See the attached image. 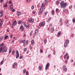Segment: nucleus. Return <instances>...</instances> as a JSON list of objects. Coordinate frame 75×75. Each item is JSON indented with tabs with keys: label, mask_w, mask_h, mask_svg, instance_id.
<instances>
[{
	"label": "nucleus",
	"mask_w": 75,
	"mask_h": 75,
	"mask_svg": "<svg viewBox=\"0 0 75 75\" xmlns=\"http://www.w3.org/2000/svg\"><path fill=\"white\" fill-rule=\"evenodd\" d=\"M60 5H61V7H62L63 8H64L65 7H67V4L66 3H64L63 1H62L60 3Z\"/></svg>",
	"instance_id": "obj_1"
},
{
	"label": "nucleus",
	"mask_w": 75,
	"mask_h": 75,
	"mask_svg": "<svg viewBox=\"0 0 75 75\" xmlns=\"http://www.w3.org/2000/svg\"><path fill=\"white\" fill-rule=\"evenodd\" d=\"M45 24V23L43 21L42 22H41L39 24V26L40 27H42L44 26Z\"/></svg>",
	"instance_id": "obj_2"
},
{
	"label": "nucleus",
	"mask_w": 75,
	"mask_h": 75,
	"mask_svg": "<svg viewBox=\"0 0 75 75\" xmlns=\"http://www.w3.org/2000/svg\"><path fill=\"white\" fill-rule=\"evenodd\" d=\"M7 51V48L6 47H4L3 48L2 52H6Z\"/></svg>",
	"instance_id": "obj_3"
},
{
	"label": "nucleus",
	"mask_w": 75,
	"mask_h": 75,
	"mask_svg": "<svg viewBox=\"0 0 75 75\" xmlns=\"http://www.w3.org/2000/svg\"><path fill=\"white\" fill-rule=\"evenodd\" d=\"M48 67H50V63H47L45 66V70H47L48 69Z\"/></svg>",
	"instance_id": "obj_4"
},
{
	"label": "nucleus",
	"mask_w": 75,
	"mask_h": 75,
	"mask_svg": "<svg viewBox=\"0 0 75 75\" xmlns=\"http://www.w3.org/2000/svg\"><path fill=\"white\" fill-rule=\"evenodd\" d=\"M24 27L22 25H21L20 26V28L21 30V32H22V31H23L24 30Z\"/></svg>",
	"instance_id": "obj_5"
},
{
	"label": "nucleus",
	"mask_w": 75,
	"mask_h": 75,
	"mask_svg": "<svg viewBox=\"0 0 75 75\" xmlns=\"http://www.w3.org/2000/svg\"><path fill=\"white\" fill-rule=\"evenodd\" d=\"M7 4H8V2L7 1L4 5L3 7H7L8 5H7Z\"/></svg>",
	"instance_id": "obj_6"
},
{
	"label": "nucleus",
	"mask_w": 75,
	"mask_h": 75,
	"mask_svg": "<svg viewBox=\"0 0 75 75\" xmlns=\"http://www.w3.org/2000/svg\"><path fill=\"white\" fill-rule=\"evenodd\" d=\"M16 24H17V21H16L15 20V21H14L12 23V25H16Z\"/></svg>",
	"instance_id": "obj_7"
},
{
	"label": "nucleus",
	"mask_w": 75,
	"mask_h": 75,
	"mask_svg": "<svg viewBox=\"0 0 75 75\" xmlns=\"http://www.w3.org/2000/svg\"><path fill=\"white\" fill-rule=\"evenodd\" d=\"M29 21L30 23H33V19L32 18H30V19L28 20Z\"/></svg>",
	"instance_id": "obj_8"
},
{
	"label": "nucleus",
	"mask_w": 75,
	"mask_h": 75,
	"mask_svg": "<svg viewBox=\"0 0 75 75\" xmlns=\"http://www.w3.org/2000/svg\"><path fill=\"white\" fill-rule=\"evenodd\" d=\"M17 13L18 16H20L21 15V13L19 11L17 12Z\"/></svg>",
	"instance_id": "obj_9"
},
{
	"label": "nucleus",
	"mask_w": 75,
	"mask_h": 75,
	"mask_svg": "<svg viewBox=\"0 0 75 75\" xmlns=\"http://www.w3.org/2000/svg\"><path fill=\"white\" fill-rule=\"evenodd\" d=\"M31 44L32 45H33L34 44V40H32L31 41Z\"/></svg>",
	"instance_id": "obj_10"
},
{
	"label": "nucleus",
	"mask_w": 75,
	"mask_h": 75,
	"mask_svg": "<svg viewBox=\"0 0 75 75\" xmlns=\"http://www.w3.org/2000/svg\"><path fill=\"white\" fill-rule=\"evenodd\" d=\"M38 29H36L35 30V34H38Z\"/></svg>",
	"instance_id": "obj_11"
},
{
	"label": "nucleus",
	"mask_w": 75,
	"mask_h": 75,
	"mask_svg": "<svg viewBox=\"0 0 75 75\" xmlns=\"http://www.w3.org/2000/svg\"><path fill=\"white\" fill-rule=\"evenodd\" d=\"M8 37V36L7 35H6L5 36V37H4V39L6 40V39H7V38Z\"/></svg>",
	"instance_id": "obj_12"
},
{
	"label": "nucleus",
	"mask_w": 75,
	"mask_h": 75,
	"mask_svg": "<svg viewBox=\"0 0 75 75\" xmlns=\"http://www.w3.org/2000/svg\"><path fill=\"white\" fill-rule=\"evenodd\" d=\"M3 51V47H0V53Z\"/></svg>",
	"instance_id": "obj_13"
},
{
	"label": "nucleus",
	"mask_w": 75,
	"mask_h": 75,
	"mask_svg": "<svg viewBox=\"0 0 75 75\" xmlns=\"http://www.w3.org/2000/svg\"><path fill=\"white\" fill-rule=\"evenodd\" d=\"M42 68V66H40L39 67V70H41V69Z\"/></svg>",
	"instance_id": "obj_14"
},
{
	"label": "nucleus",
	"mask_w": 75,
	"mask_h": 75,
	"mask_svg": "<svg viewBox=\"0 0 75 75\" xmlns=\"http://www.w3.org/2000/svg\"><path fill=\"white\" fill-rule=\"evenodd\" d=\"M64 47H67V43H65L64 45Z\"/></svg>",
	"instance_id": "obj_15"
},
{
	"label": "nucleus",
	"mask_w": 75,
	"mask_h": 75,
	"mask_svg": "<svg viewBox=\"0 0 75 75\" xmlns=\"http://www.w3.org/2000/svg\"><path fill=\"white\" fill-rule=\"evenodd\" d=\"M0 14H3V10H2L0 12Z\"/></svg>",
	"instance_id": "obj_16"
},
{
	"label": "nucleus",
	"mask_w": 75,
	"mask_h": 75,
	"mask_svg": "<svg viewBox=\"0 0 75 75\" xmlns=\"http://www.w3.org/2000/svg\"><path fill=\"white\" fill-rule=\"evenodd\" d=\"M4 44V43H2V44H0V47H3V45Z\"/></svg>",
	"instance_id": "obj_17"
},
{
	"label": "nucleus",
	"mask_w": 75,
	"mask_h": 75,
	"mask_svg": "<svg viewBox=\"0 0 75 75\" xmlns=\"http://www.w3.org/2000/svg\"><path fill=\"white\" fill-rule=\"evenodd\" d=\"M19 54H16V58H18L19 57Z\"/></svg>",
	"instance_id": "obj_18"
},
{
	"label": "nucleus",
	"mask_w": 75,
	"mask_h": 75,
	"mask_svg": "<svg viewBox=\"0 0 75 75\" xmlns=\"http://www.w3.org/2000/svg\"><path fill=\"white\" fill-rule=\"evenodd\" d=\"M25 27H26V28H27V29L29 28L30 27V26H29V25H26Z\"/></svg>",
	"instance_id": "obj_19"
},
{
	"label": "nucleus",
	"mask_w": 75,
	"mask_h": 75,
	"mask_svg": "<svg viewBox=\"0 0 75 75\" xmlns=\"http://www.w3.org/2000/svg\"><path fill=\"white\" fill-rule=\"evenodd\" d=\"M51 31L52 32V31H54V27L52 28Z\"/></svg>",
	"instance_id": "obj_20"
},
{
	"label": "nucleus",
	"mask_w": 75,
	"mask_h": 75,
	"mask_svg": "<svg viewBox=\"0 0 75 75\" xmlns=\"http://www.w3.org/2000/svg\"><path fill=\"white\" fill-rule=\"evenodd\" d=\"M26 40L25 39L23 40H22V43H23V44H24V43L25 41Z\"/></svg>",
	"instance_id": "obj_21"
},
{
	"label": "nucleus",
	"mask_w": 75,
	"mask_h": 75,
	"mask_svg": "<svg viewBox=\"0 0 75 75\" xmlns=\"http://www.w3.org/2000/svg\"><path fill=\"white\" fill-rule=\"evenodd\" d=\"M72 22L73 23H75V18H73Z\"/></svg>",
	"instance_id": "obj_22"
},
{
	"label": "nucleus",
	"mask_w": 75,
	"mask_h": 75,
	"mask_svg": "<svg viewBox=\"0 0 75 75\" xmlns=\"http://www.w3.org/2000/svg\"><path fill=\"white\" fill-rule=\"evenodd\" d=\"M69 40H66V43H67V44H69Z\"/></svg>",
	"instance_id": "obj_23"
},
{
	"label": "nucleus",
	"mask_w": 75,
	"mask_h": 75,
	"mask_svg": "<svg viewBox=\"0 0 75 75\" xmlns=\"http://www.w3.org/2000/svg\"><path fill=\"white\" fill-rule=\"evenodd\" d=\"M3 61H4V60H2L1 62V65H2L3 64Z\"/></svg>",
	"instance_id": "obj_24"
},
{
	"label": "nucleus",
	"mask_w": 75,
	"mask_h": 75,
	"mask_svg": "<svg viewBox=\"0 0 75 75\" xmlns=\"http://www.w3.org/2000/svg\"><path fill=\"white\" fill-rule=\"evenodd\" d=\"M16 55H19V53L18 52V50L16 51Z\"/></svg>",
	"instance_id": "obj_25"
},
{
	"label": "nucleus",
	"mask_w": 75,
	"mask_h": 75,
	"mask_svg": "<svg viewBox=\"0 0 75 75\" xmlns=\"http://www.w3.org/2000/svg\"><path fill=\"white\" fill-rule=\"evenodd\" d=\"M56 3L57 4V5H58L59 4V1H57L56 2Z\"/></svg>",
	"instance_id": "obj_26"
},
{
	"label": "nucleus",
	"mask_w": 75,
	"mask_h": 75,
	"mask_svg": "<svg viewBox=\"0 0 75 75\" xmlns=\"http://www.w3.org/2000/svg\"><path fill=\"white\" fill-rule=\"evenodd\" d=\"M43 10V9H42V8H40L39 11L42 12Z\"/></svg>",
	"instance_id": "obj_27"
},
{
	"label": "nucleus",
	"mask_w": 75,
	"mask_h": 75,
	"mask_svg": "<svg viewBox=\"0 0 75 75\" xmlns=\"http://www.w3.org/2000/svg\"><path fill=\"white\" fill-rule=\"evenodd\" d=\"M52 15H54V10L52 11Z\"/></svg>",
	"instance_id": "obj_28"
},
{
	"label": "nucleus",
	"mask_w": 75,
	"mask_h": 75,
	"mask_svg": "<svg viewBox=\"0 0 75 75\" xmlns=\"http://www.w3.org/2000/svg\"><path fill=\"white\" fill-rule=\"evenodd\" d=\"M61 31H59L57 34V35H59L61 34Z\"/></svg>",
	"instance_id": "obj_29"
},
{
	"label": "nucleus",
	"mask_w": 75,
	"mask_h": 75,
	"mask_svg": "<svg viewBox=\"0 0 75 75\" xmlns=\"http://www.w3.org/2000/svg\"><path fill=\"white\" fill-rule=\"evenodd\" d=\"M66 68V66H65V65H64L63 66V69H65Z\"/></svg>",
	"instance_id": "obj_30"
},
{
	"label": "nucleus",
	"mask_w": 75,
	"mask_h": 75,
	"mask_svg": "<svg viewBox=\"0 0 75 75\" xmlns=\"http://www.w3.org/2000/svg\"><path fill=\"white\" fill-rule=\"evenodd\" d=\"M11 10H12L13 9V8L11 6H10Z\"/></svg>",
	"instance_id": "obj_31"
},
{
	"label": "nucleus",
	"mask_w": 75,
	"mask_h": 75,
	"mask_svg": "<svg viewBox=\"0 0 75 75\" xmlns=\"http://www.w3.org/2000/svg\"><path fill=\"white\" fill-rule=\"evenodd\" d=\"M47 14H48V12L47 11L45 12V16H47Z\"/></svg>",
	"instance_id": "obj_32"
},
{
	"label": "nucleus",
	"mask_w": 75,
	"mask_h": 75,
	"mask_svg": "<svg viewBox=\"0 0 75 75\" xmlns=\"http://www.w3.org/2000/svg\"><path fill=\"white\" fill-rule=\"evenodd\" d=\"M16 65H17V63L16 62H15L13 64V66H14Z\"/></svg>",
	"instance_id": "obj_33"
},
{
	"label": "nucleus",
	"mask_w": 75,
	"mask_h": 75,
	"mask_svg": "<svg viewBox=\"0 0 75 75\" xmlns=\"http://www.w3.org/2000/svg\"><path fill=\"white\" fill-rule=\"evenodd\" d=\"M58 10H59L58 9V8H57L56 9V13H57V12H58Z\"/></svg>",
	"instance_id": "obj_34"
},
{
	"label": "nucleus",
	"mask_w": 75,
	"mask_h": 75,
	"mask_svg": "<svg viewBox=\"0 0 75 75\" xmlns=\"http://www.w3.org/2000/svg\"><path fill=\"white\" fill-rule=\"evenodd\" d=\"M11 49H10L9 50V53L10 54V53H11Z\"/></svg>",
	"instance_id": "obj_35"
},
{
	"label": "nucleus",
	"mask_w": 75,
	"mask_h": 75,
	"mask_svg": "<svg viewBox=\"0 0 75 75\" xmlns=\"http://www.w3.org/2000/svg\"><path fill=\"white\" fill-rule=\"evenodd\" d=\"M41 13H42V11H39V12H38L39 14H40V15L41 14Z\"/></svg>",
	"instance_id": "obj_36"
},
{
	"label": "nucleus",
	"mask_w": 75,
	"mask_h": 75,
	"mask_svg": "<svg viewBox=\"0 0 75 75\" xmlns=\"http://www.w3.org/2000/svg\"><path fill=\"white\" fill-rule=\"evenodd\" d=\"M28 71H26V75H28Z\"/></svg>",
	"instance_id": "obj_37"
},
{
	"label": "nucleus",
	"mask_w": 75,
	"mask_h": 75,
	"mask_svg": "<svg viewBox=\"0 0 75 75\" xmlns=\"http://www.w3.org/2000/svg\"><path fill=\"white\" fill-rule=\"evenodd\" d=\"M14 50H13V51L12 52V55H14Z\"/></svg>",
	"instance_id": "obj_38"
},
{
	"label": "nucleus",
	"mask_w": 75,
	"mask_h": 75,
	"mask_svg": "<svg viewBox=\"0 0 75 75\" xmlns=\"http://www.w3.org/2000/svg\"><path fill=\"white\" fill-rule=\"evenodd\" d=\"M23 57L22 56H20L19 59H22V58H23Z\"/></svg>",
	"instance_id": "obj_39"
},
{
	"label": "nucleus",
	"mask_w": 75,
	"mask_h": 75,
	"mask_svg": "<svg viewBox=\"0 0 75 75\" xmlns=\"http://www.w3.org/2000/svg\"><path fill=\"white\" fill-rule=\"evenodd\" d=\"M25 72H26V70L25 69L23 70V73H25Z\"/></svg>",
	"instance_id": "obj_40"
},
{
	"label": "nucleus",
	"mask_w": 75,
	"mask_h": 75,
	"mask_svg": "<svg viewBox=\"0 0 75 75\" xmlns=\"http://www.w3.org/2000/svg\"><path fill=\"white\" fill-rule=\"evenodd\" d=\"M32 14H35V11H33L32 12Z\"/></svg>",
	"instance_id": "obj_41"
},
{
	"label": "nucleus",
	"mask_w": 75,
	"mask_h": 75,
	"mask_svg": "<svg viewBox=\"0 0 75 75\" xmlns=\"http://www.w3.org/2000/svg\"><path fill=\"white\" fill-rule=\"evenodd\" d=\"M27 51V49L26 48H25L24 49V52H25Z\"/></svg>",
	"instance_id": "obj_42"
},
{
	"label": "nucleus",
	"mask_w": 75,
	"mask_h": 75,
	"mask_svg": "<svg viewBox=\"0 0 75 75\" xmlns=\"http://www.w3.org/2000/svg\"><path fill=\"white\" fill-rule=\"evenodd\" d=\"M71 36L72 37H74V34L73 33L71 35Z\"/></svg>",
	"instance_id": "obj_43"
},
{
	"label": "nucleus",
	"mask_w": 75,
	"mask_h": 75,
	"mask_svg": "<svg viewBox=\"0 0 75 75\" xmlns=\"http://www.w3.org/2000/svg\"><path fill=\"white\" fill-rule=\"evenodd\" d=\"M47 40L45 39L44 40V42L45 43H46V42H47Z\"/></svg>",
	"instance_id": "obj_44"
},
{
	"label": "nucleus",
	"mask_w": 75,
	"mask_h": 75,
	"mask_svg": "<svg viewBox=\"0 0 75 75\" xmlns=\"http://www.w3.org/2000/svg\"><path fill=\"white\" fill-rule=\"evenodd\" d=\"M61 21H62V18L60 19L59 22V23H61Z\"/></svg>",
	"instance_id": "obj_45"
},
{
	"label": "nucleus",
	"mask_w": 75,
	"mask_h": 75,
	"mask_svg": "<svg viewBox=\"0 0 75 75\" xmlns=\"http://www.w3.org/2000/svg\"><path fill=\"white\" fill-rule=\"evenodd\" d=\"M47 2H48V0H45V3L46 4L47 3Z\"/></svg>",
	"instance_id": "obj_46"
},
{
	"label": "nucleus",
	"mask_w": 75,
	"mask_h": 75,
	"mask_svg": "<svg viewBox=\"0 0 75 75\" xmlns=\"http://www.w3.org/2000/svg\"><path fill=\"white\" fill-rule=\"evenodd\" d=\"M67 68H66L64 69V71H65V72H66V71H67Z\"/></svg>",
	"instance_id": "obj_47"
},
{
	"label": "nucleus",
	"mask_w": 75,
	"mask_h": 75,
	"mask_svg": "<svg viewBox=\"0 0 75 75\" xmlns=\"http://www.w3.org/2000/svg\"><path fill=\"white\" fill-rule=\"evenodd\" d=\"M21 23V21H18V24H20V23Z\"/></svg>",
	"instance_id": "obj_48"
},
{
	"label": "nucleus",
	"mask_w": 75,
	"mask_h": 75,
	"mask_svg": "<svg viewBox=\"0 0 75 75\" xmlns=\"http://www.w3.org/2000/svg\"><path fill=\"white\" fill-rule=\"evenodd\" d=\"M23 25H24V26L25 27H26V26L27 25L26 24H25V23H23Z\"/></svg>",
	"instance_id": "obj_49"
},
{
	"label": "nucleus",
	"mask_w": 75,
	"mask_h": 75,
	"mask_svg": "<svg viewBox=\"0 0 75 75\" xmlns=\"http://www.w3.org/2000/svg\"><path fill=\"white\" fill-rule=\"evenodd\" d=\"M34 6H32L31 7V8L32 9H34Z\"/></svg>",
	"instance_id": "obj_50"
},
{
	"label": "nucleus",
	"mask_w": 75,
	"mask_h": 75,
	"mask_svg": "<svg viewBox=\"0 0 75 75\" xmlns=\"http://www.w3.org/2000/svg\"><path fill=\"white\" fill-rule=\"evenodd\" d=\"M43 52V51H42V50L40 49V53H41L42 52Z\"/></svg>",
	"instance_id": "obj_51"
},
{
	"label": "nucleus",
	"mask_w": 75,
	"mask_h": 75,
	"mask_svg": "<svg viewBox=\"0 0 75 75\" xmlns=\"http://www.w3.org/2000/svg\"><path fill=\"white\" fill-rule=\"evenodd\" d=\"M3 40V39L1 38V37H0V41H1Z\"/></svg>",
	"instance_id": "obj_52"
},
{
	"label": "nucleus",
	"mask_w": 75,
	"mask_h": 75,
	"mask_svg": "<svg viewBox=\"0 0 75 75\" xmlns=\"http://www.w3.org/2000/svg\"><path fill=\"white\" fill-rule=\"evenodd\" d=\"M28 40H26V44H28Z\"/></svg>",
	"instance_id": "obj_53"
},
{
	"label": "nucleus",
	"mask_w": 75,
	"mask_h": 75,
	"mask_svg": "<svg viewBox=\"0 0 75 75\" xmlns=\"http://www.w3.org/2000/svg\"><path fill=\"white\" fill-rule=\"evenodd\" d=\"M66 11V9H64L63 10V12H65Z\"/></svg>",
	"instance_id": "obj_54"
},
{
	"label": "nucleus",
	"mask_w": 75,
	"mask_h": 75,
	"mask_svg": "<svg viewBox=\"0 0 75 75\" xmlns=\"http://www.w3.org/2000/svg\"><path fill=\"white\" fill-rule=\"evenodd\" d=\"M3 0H0V2L1 3H3Z\"/></svg>",
	"instance_id": "obj_55"
},
{
	"label": "nucleus",
	"mask_w": 75,
	"mask_h": 75,
	"mask_svg": "<svg viewBox=\"0 0 75 75\" xmlns=\"http://www.w3.org/2000/svg\"><path fill=\"white\" fill-rule=\"evenodd\" d=\"M66 24H68V21H66Z\"/></svg>",
	"instance_id": "obj_56"
},
{
	"label": "nucleus",
	"mask_w": 75,
	"mask_h": 75,
	"mask_svg": "<svg viewBox=\"0 0 75 75\" xmlns=\"http://www.w3.org/2000/svg\"><path fill=\"white\" fill-rule=\"evenodd\" d=\"M68 55V54L67 53H66V54L65 55L66 56H67Z\"/></svg>",
	"instance_id": "obj_57"
},
{
	"label": "nucleus",
	"mask_w": 75,
	"mask_h": 75,
	"mask_svg": "<svg viewBox=\"0 0 75 75\" xmlns=\"http://www.w3.org/2000/svg\"><path fill=\"white\" fill-rule=\"evenodd\" d=\"M12 11V12H14V11H15V9H13Z\"/></svg>",
	"instance_id": "obj_58"
},
{
	"label": "nucleus",
	"mask_w": 75,
	"mask_h": 75,
	"mask_svg": "<svg viewBox=\"0 0 75 75\" xmlns=\"http://www.w3.org/2000/svg\"><path fill=\"white\" fill-rule=\"evenodd\" d=\"M14 40H13L12 42V44H13V43H14Z\"/></svg>",
	"instance_id": "obj_59"
},
{
	"label": "nucleus",
	"mask_w": 75,
	"mask_h": 75,
	"mask_svg": "<svg viewBox=\"0 0 75 75\" xmlns=\"http://www.w3.org/2000/svg\"><path fill=\"white\" fill-rule=\"evenodd\" d=\"M9 4H11V1H10L9 2Z\"/></svg>",
	"instance_id": "obj_60"
},
{
	"label": "nucleus",
	"mask_w": 75,
	"mask_h": 75,
	"mask_svg": "<svg viewBox=\"0 0 75 75\" xmlns=\"http://www.w3.org/2000/svg\"><path fill=\"white\" fill-rule=\"evenodd\" d=\"M69 56H67V59H69Z\"/></svg>",
	"instance_id": "obj_61"
},
{
	"label": "nucleus",
	"mask_w": 75,
	"mask_h": 75,
	"mask_svg": "<svg viewBox=\"0 0 75 75\" xmlns=\"http://www.w3.org/2000/svg\"><path fill=\"white\" fill-rule=\"evenodd\" d=\"M49 26L50 27H51V26H52V24L51 23L49 25Z\"/></svg>",
	"instance_id": "obj_62"
},
{
	"label": "nucleus",
	"mask_w": 75,
	"mask_h": 75,
	"mask_svg": "<svg viewBox=\"0 0 75 75\" xmlns=\"http://www.w3.org/2000/svg\"><path fill=\"white\" fill-rule=\"evenodd\" d=\"M67 62H68L67 61H65V64H67Z\"/></svg>",
	"instance_id": "obj_63"
},
{
	"label": "nucleus",
	"mask_w": 75,
	"mask_h": 75,
	"mask_svg": "<svg viewBox=\"0 0 75 75\" xmlns=\"http://www.w3.org/2000/svg\"><path fill=\"white\" fill-rule=\"evenodd\" d=\"M19 42H21V43H22V40H20Z\"/></svg>",
	"instance_id": "obj_64"
}]
</instances>
